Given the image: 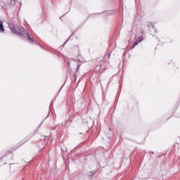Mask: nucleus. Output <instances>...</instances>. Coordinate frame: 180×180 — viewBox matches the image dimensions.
I'll return each mask as SVG.
<instances>
[{
  "label": "nucleus",
  "instance_id": "nucleus-1",
  "mask_svg": "<svg viewBox=\"0 0 180 180\" xmlns=\"http://www.w3.org/2000/svg\"><path fill=\"white\" fill-rule=\"evenodd\" d=\"M11 32L14 33V34H18L19 36H21V37H27V39L29 40L30 43H36V41L34 40V37H31L30 35L29 34V32L26 31V29L25 27H13L10 28Z\"/></svg>",
  "mask_w": 180,
  "mask_h": 180
},
{
  "label": "nucleus",
  "instance_id": "nucleus-2",
  "mask_svg": "<svg viewBox=\"0 0 180 180\" xmlns=\"http://www.w3.org/2000/svg\"><path fill=\"white\" fill-rule=\"evenodd\" d=\"M5 32V28H4V22L0 20V32L4 33Z\"/></svg>",
  "mask_w": 180,
  "mask_h": 180
},
{
  "label": "nucleus",
  "instance_id": "nucleus-3",
  "mask_svg": "<svg viewBox=\"0 0 180 180\" xmlns=\"http://www.w3.org/2000/svg\"><path fill=\"white\" fill-rule=\"evenodd\" d=\"M142 40H143V36L139 37L136 39V41H138L139 43H141Z\"/></svg>",
  "mask_w": 180,
  "mask_h": 180
},
{
  "label": "nucleus",
  "instance_id": "nucleus-4",
  "mask_svg": "<svg viewBox=\"0 0 180 180\" xmlns=\"http://www.w3.org/2000/svg\"><path fill=\"white\" fill-rule=\"evenodd\" d=\"M139 41H136L134 43V45L132 46V48L131 49H134V47L136 46H137V44H139Z\"/></svg>",
  "mask_w": 180,
  "mask_h": 180
},
{
  "label": "nucleus",
  "instance_id": "nucleus-5",
  "mask_svg": "<svg viewBox=\"0 0 180 180\" xmlns=\"http://www.w3.org/2000/svg\"><path fill=\"white\" fill-rule=\"evenodd\" d=\"M79 67H81V64L77 65V68L76 72H78V71L79 70Z\"/></svg>",
  "mask_w": 180,
  "mask_h": 180
},
{
  "label": "nucleus",
  "instance_id": "nucleus-6",
  "mask_svg": "<svg viewBox=\"0 0 180 180\" xmlns=\"http://www.w3.org/2000/svg\"><path fill=\"white\" fill-rule=\"evenodd\" d=\"M68 65L70 66V62H68Z\"/></svg>",
  "mask_w": 180,
  "mask_h": 180
}]
</instances>
